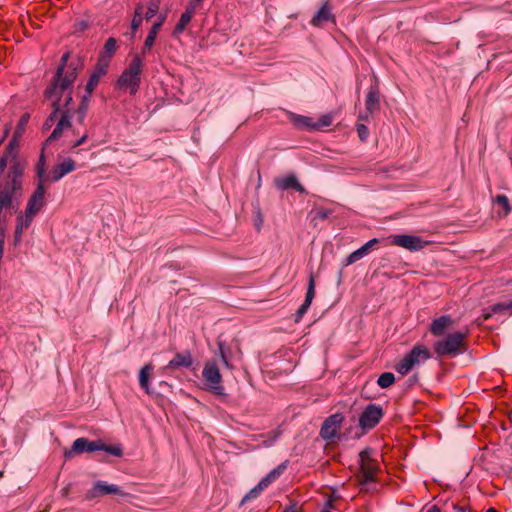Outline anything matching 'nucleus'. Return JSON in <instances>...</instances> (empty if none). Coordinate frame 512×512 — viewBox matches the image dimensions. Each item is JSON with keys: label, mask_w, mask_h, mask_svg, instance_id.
Returning <instances> with one entry per match:
<instances>
[{"label": "nucleus", "mask_w": 512, "mask_h": 512, "mask_svg": "<svg viewBox=\"0 0 512 512\" xmlns=\"http://www.w3.org/2000/svg\"><path fill=\"white\" fill-rule=\"evenodd\" d=\"M73 77V74L70 73L62 84L50 85L44 91V96L46 99L51 101L53 110L44 122L43 128L46 130L50 129L58 118V115H60L58 122L50 136L47 138L45 145L58 140L62 137L65 130L72 128L71 120L74 115V111L73 109L62 110L60 95L73 80Z\"/></svg>", "instance_id": "1"}, {"label": "nucleus", "mask_w": 512, "mask_h": 512, "mask_svg": "<svg viewBox=\"0 0 512 512\" xmlns=\"http://www.w3.org/2000/svg\"><path fill=\"white\" fill-rule=\"evenodd\" d=\"M466 338L467 332L449 334L434 343V352L439 357H456L466 351Z\"/></svg>", "instance_id": "2"}, {"label": "nucleus", "mask_w": 512, "mask_h": 512, "mask_svg": "<svg viewBox=\"0 0 512 512\" xmlns=\"http://www.w3.org/2000/svg\"><path fill=\"white\" fill-rule=\"evenodd\" d=\"M94 451H105L113 456L121 457L123 454V449L120 444L117 445H106L101 440L97 441H89L84 437L77 438L72 445L71 450L65 451V458H71L75 454H81L84 452H94Z\"/></svg>", "instance_id": "3"}, {"label": "nucleus", "mask_w": 512, "mask_h": 512, "mask_svg": "<svg viewBox=\"0 0 512 512\" xmlns=\"http://www.w3.org/2000/svg\"><path fill=\"white\" fill-rule=\"evenodd\" d=\"M143 61L139 55L133 57L128 67L122 72L117 81L121 89H129L131 95L136 94L141 82Z\"/></svg>", "instance_id": "4"}, {"label": "nucleus", "mask_w": 512, "mask_h": 512, "mask_svg": "<svg viewBox=\"0 0 512 512\" xmlns=\"http://www.w3.org/2000/svg\"><path fill=\"white\" fill-rule=\"evenodd\" d=\"M202 376L211 392L220 396L225 394L224 387L221 385L222 375L215 360H209L205 363Z\"/></svg>", "instance_id": "5"}, {"label": "nucleus", "mask_w": 512, "mask_h": 512, "mask_svg": "<svg viewBox=\"0 0 512 512\" xmlns=\"http://www.w3.org/2000/svg\"><path fill=\"white\" fill-rule=\"evenodd\" d=\"M360 483L367 484L374 481L378 471V464L372 458V450L367 448L359 453Z\"/></svg>", "instance_id": "6"}, {"label": "nucleus", "mask_w": 512, "mask_h": 512, "mask_svg": "<svg viewBox=\"0 0 512 512\" xmlns=\"http://www.w3.org/2000/svg\"><path fill=\"white\" fill-rule=\"evenodd\" d=\"M344 416L341 413H335L325 419L321 426L320 436L327 441H333L340 430Z\"/></svg>", "instance_id": "7"}, {"label": "nucleus", "mask_w": 512, "mask_h": 512, "mask_svg": "<svg viewBox=\"0 0 512 512\" xmlns=\"http://www.w3.org/2000/svg\"><path fill=\"white\" fill-rule=\"evenodd\" d=\"M383 409L376 404H369L359 418V425L363 429L374 428L383 417Z\"/></svg>", "instance_id": "8"}, {"label": "nucleus", "mask_w": 512, "mask_h": 512, "mask_svg": "<svg viewBox=\"0 0 512 512\" xmlns=\"http://www.w3.org/2000/svg\"><path fill=\"white\" fill-rule=\"evenodd\" d=\"M390 239L391 244L405 248L409 251H419L429 244V242L414 235H392Z\"/></svg>", "instance_id": "9"}, {"label": "nucleus", "mask_w": 512, "mask_h": 512, "mask_svg": "<svg viewBox=\"0 0 512 512\" xmlns=\"http://www.w3.org/2000/svg\"><path fill=\"white\" fill-rule=\"evenodd\" d=\"M365 108V113L359 117L362 120H367L369 116H372L375 112L379 111L380 92L377 84L370 86L365 99Z\"/></svg>", "instance_id": "10"}, {"label": "nucleus", "mask_w": 512, "mask_h": 512, "mask_svg": "<svg viewBox=\"0 0 512 512\" xmlns=\"http://www.w3.org/2000/svg\"><path fill=\"white\" fill-rule=\"evenodd\" d=\"M45 186L44 183H37L35 191L30 196L25 211L34 216L42 209L45 204Z\"/></svg>", "instance_id": "11"}, {"label": "nucleus", "mask_w": 512, "mask_h": 512, "mask_svg": "<svg viewBox=\"0 0 512 512\" xmlns=\"http://www.w3.org/2000/svg\"><path fill=\"white\" fill-rule=\"evenodd\" d=\"M69 57H70L69 52H66L62 55L61 63L57 68L56 75H55L54 80L51 83V85L62 84L66 80V78L68 77V75L70 73L73 74V76H74L73 80H75L77 78V68L74 67L72 64L69 65L68 67H66Z\"/></svg>", "instance_id": "12"}, {"label": "nucleus", "mask_w": 512, "mask_h": 512, "mask_svg": "<svg viewBox=\"0 0 512 512\" xmlns=\"http://www.w3.org/2000/svg\"><path fill=\"white\" fill-rule=\"evenodd\" d=\"M76 168L75 161L71 158H66L61 163L56 164L50 171L49 181L57 182L65 175L73 172Z\"/></svg>", "instance_id": "13"}, {"label": "nucleus", "mask_w": 512, "mask_h": 512, "mask_svg": "<svg viewBox=\"0 0 512 512\" xmlns=\"http://www.w3.org/2000/svg\"><path fill=\"white\" fill-rule=\"evenodd\" d=\"M315 297V281L314 276L310 275L305 300L295 313V322L298 323L309 309Z\"/></svg>", "instance_id": "14"}, {"label": "nucleus", "mask_w": 512, "mask_h": 512, "mask_svg": "<svg viewBox=\"0 0 512 512\" xmlns=\"http://www.w3.org/2000/svg\"><path fill=\"white\" fill-rule=\"evenodd\" d=\"M315 297V281L314 276L310 275L305 300L295 313V322L298 323L309 309Z\"/></svg>", "instance_id": "15"}, {"label": "nucleus", "mask_w": 512, "mask_h": 512, "mask_svg": "<svg viewBox=\"0 0 512 512\" xmlns=\"http://www.w3.org/2000/svg\"><path fill=\"white\" fill-rule=\"evenodd\" d=\"M108 494H121V490L117 485L107 484L103 481H98L94 484L93 488L89 491L88 498H94L99 495Z\"/></svg>", "instance_id": "16"}, {"label": "nucleus", "mask_w": 512, "mask_h": 512, "mask_svg": "<svg viewBox=\"0 0 512 512\" xmlns=\"http://www.w3.org/2000/svg\"><path fill=\"white\" fill-rule=\"evenodd\" d=\"M34 219V216L30 215L26 211L20 212L17 216V224L15 228V234H14V242L15 244L19 243L22 238V234L24 230H26L32 223Z\"/></svg>", "instance_id": "17"}, {"label": "nucleus", "mask_w": 512, "mask_h": 512, "mask_svg": "<svg viewBox=\"0 0 512 512\" xmlns=\"http://www.w3.org/2000/svg\"><path fill=\"white\" fill-rule=\"evenodd\" d=\"M277 188L281 190L294 189L300 193H306L305 188L299 183L295 175H287L275 181Z\"/></svg>", "instance_id": "18"}, {"label": "nucleus", "mask_w": 512, "mask_h": 512, "mask_svg": "<svg viewBox=\"0 0 512 512\" xmlns=\"http://www.w3.org/2000/svg\"><path fill=\"white\" fill-rule=\"evenodd\" d=\"M453 324V319L449 315H443L432 321L430 325V332L434 336H442L445 330Z\"/></svg>", "instance_id": "19"}, {"label": "nucleus", "mask_w": 512, "mask_h": 512, "mask_svg": "<svg viewBox=\"0 0 512 512\" xmlns=\"http://www.w3.org/2000/svg\"><path fill=\"white\" fill-rule=\"evenodd\" d=\"M328 21H334V15L331 12V7L328 2H325L312 18L311 24L315 27H321Z\"/></svg>", "instance_id": "20"}, {"label": "nucleus", "mask_w": 512, "mask_h": 512, "mask_svg": "<svg viewBox=\"0 0 512 512\" xmlns=\"http://www.w3.org/2000/svg\"><path fill=\"white\" fill-rule=\"evenodd\" d=\"M165 20H166V15H160L158 21L155 22L152 25V27H151V29H150V31H149L146 39H145V42H144V46H143V49H142L143 53H145L146 51H148V50H150L152 48V46L154 44V41H155V39L157 37V34L160 31V29H161L162 25L164 24Z\"/></svg>", "instance_id": "21"}, {"label": "nucleus", "mask_w": 512, "mask_h": 512, "mask_svg": "<svg viewBox=\"0 0 512 512\" xmlns=\"http://www.w3.org/2000/svg\"><path fill=\"white\" fill-rule=\"evenodd\" d=\"M378 243V239L373 238L369 240L367 243H365L363 246H361L359 249L352 252L350 255H348L346 259V264L351 265L355 263L356 261L360 260L364 256H366L370 250L374 247L375 244Z\"/></svg>", "instance_id": "22"}, {"label": "nucleus", "mask_w": 512, "mask_h": 512, "mask_svg": "<svg viewBox=\"0 0 512 512\" xmlns=\"http://www.w3.org/2000/svg\"><path fill=\"white\" fill-rule=\"evenodd\" d=\"M193 363L191 353L186 351L183 353H177L174 358L169 361L166 368L167 369H178L181 367H190Z\"/></svg>", "instance_id": "23"}, {"label": "nucleus", "mask_w": 512, "mask_h": 512, "mask_svg": "<svg viewBox=\"0 0 512 512\" xmlns=\"http://www.w3.org/2000/svg\"><path fill=\"white\" fill-rule=\"evenodd\" d=\"M288 119L290 122L299 129L315 130L314 121L311 117L289 113Z\"/></svg>", "instance_id": "24"}, {"label": "nucleus", "mask_w": 512, "mask_h": 512, "mask_svg": "<svg viewBox=\"0 0 512 512\" xmlns=\"http://www.w3.org/2000/svg\"><path fill=\"white\" fill-rule=\"evenodd\" d=\"M407 356L413 360V366L431 358V353L424 345H416Z\"/></svg>", "instance_id": "25"}, {"label": "nucleus", "mask_w": 512, "mask_h": 512, "mask_svg": "<svg viewBox=\"0 0 512 512\" xmlns=\"http://www.w3.org/2000/svg\"><path fill=\"white\" fill-rule=\"evenodd\" d=\"M407 356L413 360V366L431 358V353L424 345H416Z\"/></svg>", "instance_id": "26"}, {"label": "nucleus", "mask_w": 512, "mask_h": 512, "mask_svg": "<svg viewBox=\"0 0 512 512\" xmlns=\"http://www.w3.org/2000/svg\"><path fill=\"white\" fill-rule=\"evenodd\" d=\"M194 12L195 6L192 3H190L186 10L182 13L178 23L176 24L173 32L174 35H179L185 30L186 26L190 23L194 15Z\"/></svg>", "instance_id": "27"}, {"label": "nucleus", "mask_w": 512, "mask_h": 512, "mask_svg": "<svg viewBox=\"0 0 512 512\" xmlns=\"http://www.w3.org/2000/svg\"><path fill=\"white\" fill-rule=\"evenodd\" d=\"M288 466V460L284 461L280 465H278L276 468L271 470L264 478L260 480L262 485L267 488L270 484H272L274 481H276L283 472L287 469Z\"/></svg>", "instance_id": "28"}, {"label": "nucleus", "mask_w": 512, "mask_h": 512, "mask_svg": "<svg viewBox=\"0 0 512 512\" xmlns=\"http://www.w3.org/2000/svg\"><path fill=\"white\" fill-rule=\"evenodd\" d=\"M152 371L153 366L151 364H146L141 368L139 372L140 387L144 389L147 394H150L149 378Z\"/></svg>", "instance_id": "29"}, {"label": "nucleus", "mask_w": 512, "mask_h": 512, "mask_svg": "<svg viewBox=\"0 0 512 512\" xmlns=\"http://www.w3.org/2000/svg\"><path fill=\"white\" fill-rule=\"evenodd\" d=\"M36 175L38 183H44L49 181V174H46V159L44 154V148L41 151L38 163L36 165Z\"/></svg>", "instance_id": "30"}, {"label": "nucleus", "mask_w": 512, "mask_h": 512, "mask_svg": "<svg viewBox=\"0 0 512 512\" xmlns=\"http://www.w3.org/2000/svg\"><path fill=\"white\" fill-rule=\"evenodd\" d=\"M117 49V42L116 39L113 37H110L106 40L103 51L100 54L101 61L107 60L110 61L112 56L115 54Z\"/></svg>", "instance_id": "31"}, {"label": "nucleus", "mask_w": 512, "mask_h": 512, "mask_svg": "<svg viewBox=\"0 0 512 512\" xmlns=\"http://www.w3.org/2000/svg\"><path fill=\"white\" fill-rule=\"evenodd\" d=\"M74 81L72 80L60 95L62 110L71 109L70 104L73 102L72 90Z\"/></svg>", "instance_id": "32"}, {"label": "nucleus", "mask_w": 512, "mask_h": 512, "mask_svg": "<svg viewBox=\"0 0 512 512\" xmlns=\"http://www.w3.org/2000/svg\"><path fill=\"white\" fill-rule=\"evenodd\" d=\"M494 201L503 210L502 212H498V215L500 217H506L511 212L512 207H511L509 199L506 195H504V194L497 195Z\"/></svg>", "instance_id": "33"}, {"label": "nucleus", "mask_w": 512, "mask_h": 512, "mask_svg": "<svg viewBox=\"0 0 512 512\" xmlns=\"http://www.w3.org/2000/svg\"><path fill=\"white\" fill-rule=\"evenodd\" d=\"M413 360L410 359L407 354L404 356V358L402 360H400L396 365H395V369L398 373H400L401 375H406L408 374L412 368H413Z\"/></svg>", "instance_id": "34"}, {"label": "nucleus", "mask_w": 512, "mask_h": 512, "mask_svg": "<svg viewBox=\"0 0 512 512\" xmlns=\"http://www.w3.org/2000/svg\"><path fill=\"white\" fill-rule=\"evenodd\" d=\"M72 134L73 135H77L79 136V138H77L76 140H70L69 141V147L70 149L73 151L75 148H77L78 146L82 145L83 143H85V141L88 139L89 137V134H88V131L85 129L82 133L79 132V130L77 128H73L72 129Z\"/></svg>", "instance_id": "35"}, {"label": "nucleus", "mask_w": 512, "mask_h": 512, "mask_svg": "<svg viewBox=\"0 0 512 512\" xmlns=\"http://www.w3.org/2000/svg\"><path fill=\"white\" fill-rule=\"evenodd\" d=\"M266 489L262 483L259 481V483L253 487L241 500V505L245 504L246 502L252 500V499H256L261 493L262 491Z\"/></svg>", "instance_id": "36"}, {"label": "nucleus", "mask_w": 512, "mask_h": 512, "mask_svg": "<svg viewBox=\"0 0 512 512\" xmlns=\"http://www.w3.org/2000/svg\"><path fill=\"white\" fill-rule=\"evenodd\" d=\"M394 382H395V376L391 372L382 373L377 380V384L382 389L390 387Z\"/></svg>", "instance_id": "37"}, {"label": "nucleus", "mask_w": 512, "mask_h": 512, "mask_svg": "<svg viewBox=\"0 0 512 512\" xmlns=\"http://www.w3.org/2000/svg\"><path fill=\"white\" fill-rule=\"evenodd\" d=\"M330 214H331V211L328 209H324V208L315 209L310 212L311 221L316 223L317 221L325 220L329 217Z\"/></svg>", "instance_id": "38"}, {"label": "nucleus", "mask_w": 512, "mask_h": 512, "mask_svg": "<svg viewBox=\"0 0 512 512\" xmlns=\"http://www.w3.org/2000/svg\"><path fill=\"white\" fill-rule=\"evenodd\" d=\"M142 11V5H137V7L135 8L134 17L131 22V29L133 32H136L142 24Z\"/></svg>", "instance_id": "39"}, {"label": "nucleus", "mask_w": 512, "mask_h": 512, "mask_svg": "<svg viewBox=\"0 0 512 512\" xmlns=\"http://www.w3.org/2000/svg\"><path fill=\"white\" fill-rule=\"evenodd\" d=\"M333 117L331 114H325L320 117L317 122H314L315 130H319L324 127H328L332 124Z\"/></svg>", "instance_id": "40"}, {"label": "nucleus", "mask_w": 512, "mask_h": 512, "mask_svg": "<svg viewBox=\"0 0 512 512\" xmlns=\"http://www.w3.org/2000/svg\"><path fill=\"white\" fill-rule=\"evenodd\" d=\"M29 118H30V115L28 113H25L21 116V118L19 119L17 128L14 131V134L22 136V134L24 133L25 128L28 124Z\"/></svg>", "instance_id": "41"}, {"label": "nucleus", "mask_w": 512, "mask_h": 512, "mask_svg": "<svg viewBox=\"0 0 512 512\" xmlns=\"http://www.w3.org/2000/svg\"><path fill=\"white\" fill-rule=\"evenodd\" d=\"M88 106H89V104H86V102L80 103L77 110L75 111V113L77 115V121L79 124L84 123V120H85L87 112H88Z\"/></svg>", "instance_id": "42"}, {"label": "nucleus", "mask_w": 512, "mask_h": 512, "mask_svg": "<svg viewBox=\"0 0 512 512\" xmlns=\"http://www.w3.org/2000/svg\"><path fill=\"white\" fill-rule=\"evenodd\" d=\"M159 2L158 1H150L147 11L145 13V19L149 21L152 19L158 12Z\"/></svg>", "instance_id": "43"}, {"label": "nucleus", "mask_w": 512, "mask_h": 512, "mask_svg": "<svg viewBox=\"0 0 512 512\" xmlns=\"http://www.w3.org/2000/svg\"><path fill=\"white\" fill-rule=\"evenodd\" d=\"M218 348H219V354H220L222 364L227 369H233V365L230 363V361L225 353L224 344L222 342H218Z\"/></svg>", "instance_id": "44"}, {"label": "nucleus", "mask_w": 512, "mask_h": 512, "mask_svg": "<svg viewBox=\"0 0 512 512\" xmlns=\"http://www.w3.org/2000/svg\"><path fill=\"white\" fill-rule=\"evenodd\" d=\"M99 80H100V78H98V75H94L93 73L91 74V76L86 84V87H85V90L89 95L92 94V92L98 85Z\"/></svg>", "instance_id": "45"}, {"label": "nucleus", "mask_w": 512, "mask_h": 512, "mask_svg": "<svg viewBox=\"0 0 512 512\" xmlns=\"http://www.w3.org/2000/svg\"><path fill=\"white\" fill-rule=\"evenodd\" d=\"M108 64H109V61H107V60L101 61V58L99 57L97 68L93 72V74L98 75V78H101L103 75L106 74Z\"/></svg>", "instance_id": "46"}, {"label": "nucleus", "mask_w": 512, "mask_h": 512, "mask_svg": "<svg viewBox=\"0 0 512 512\" xmlns=\"http://www.w3.org/2000/svg\"><path fill=\"white\" fill-rule=\"evenodd\" d=\"M502 311H509L510 313H512V300L509 301L508 303L495 304L492 307L493 313H498V312H502Z\"/></svg>", "instance_id": "47"}, {"label": "nucleus", "mask_w": 512, "mask_h": 512, "mask_svg": "<svg viewBox=\"0 0 512 512\" xmlns=\"http://www.w3.org/2000/svg\"><path fill=\"white\" fill-rule=\"evenodd\" d=\"M356 130L361 141H365L368 138L369 130L364 124H356Z\"/></svg>", "instance_id": "48"}, {"label": "nucleus", "mask_w": 512, "mask_h": 512, "mask_svg": "<svg viewBox=\"0 0 512 512\" xmlns=\"http://www.w3.org/2000/svg\"><path fill=\"white\" fill-rule=\"evenodd\" d=\"M333 503H334V498H332V497L328 498L324 505V509H323L324 512H329V511L335 509Z\"/></svg>", "instance_id": "49"}, {"label": "nucleus", "mask_w": 512, "mask_h": 512, "mask_svg": "<svg viewBox=\"0 0 512 512\" xmlns=\"http://www.w3.org/2000/svg\"><path fill=\"white\" fill-rule=\"evenodd\" d=\"M454 512H470L466 507L460 506L458 504L453 503L452 504Z\"/></svg>", "instance_id": "50"}, {"label": "nucleus", "mask_w": 512, "mask_h": 512, "mask_svg": "<svg viewBox=\"0 0 512 512\" xmlns=\"http://www.w3.org/2000/svg\"><path fill=\"white\" fill-rule=\"evenodd\" d=\"M4 242H5V231H4V228L2 226H0V247L4 246Z\"/></svg>", "instance_id": "51"}, {"label": "nucleus", "mask_w": 512, "mask_h": 512, "mask_svg": "<svg viewBox=\"0 0 512 512\" xmlns=\"http://www.w3.org/2000/svg\"><path fill=\"white\" fill-rule=\"evenodd\" d=\"M282 512H299L294 505L285 507Z\"/></svg>", "instance_id": "52"}, {"label": "nucleus", "mask_w": 512, "mask_h": 512, "mask_svg": "<svg viewBox=\"0 0 512 512\" xmlns=\"http://www.w3.org/2000/svg\"><path fill=\"white\" fill-rule=\"evenodd\" d=\"M90 96H91V95H89V94L86 92V95H84V96L82 97L81 103L86 102V104H89Z\"/></svg>", "instance_id": "53"}, {"label": "nucleus", "mask_w": 512, "mask_h": 512, "mask_svg": "<svg viewBox=\"0 0 512 512\" xmlns=\"http://www.w3.org/2000/svg\"><path fill=\"white\" fill-rule=\"evenodd\" d=\"M427 512H441V511H440V508H439L438 506L433 505V506H431V507L427 510Z\"/></svg>", "instance_id": "54"}, {"label": "nucleus", "mask_w": 512, "mask_h": 512, "mask_svg": "<svg viewBox=\"0 0 512 512\" xmlns=\"http://www.w3.org/2000/svg\"><path fill=\"white\" fill-rule=\"evenodd\" d=\"M486 512H498V511L494 508H489Z\"/></svg>", "instance_id": "55"}, {"label": "nucleus", "mask_w": 512, "mask_h": 512, "mask_svg": "<svg viewBox=\"0 0 512 512\" xmlns=\"http://www.w3.org/2000/svg\"><path fill=\"white\" fill-rule=\"evenodd\" d=\"M8 132H9V129H8V128H6L5 133H4V137H6V136H7Z\"/></svg>", "instance_id": "56"}]
</instances>
